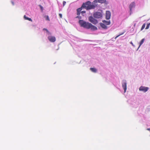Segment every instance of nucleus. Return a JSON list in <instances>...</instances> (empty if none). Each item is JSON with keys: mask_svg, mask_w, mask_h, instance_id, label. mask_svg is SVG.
Masks as SVG:
<instances>
[{"mask_svg": "<svg viewBox=\"0 0 150 150\" xmlns=\"http://www.w3.org/2000/svg\"><path fill=\"white\" fill-rule=\"evenodd\" d=\"M97 2L96 0H95L92 3V4L89 1H88L85 3H83L81 7L77 9V15L79 16L80 15L81 11L82 10L83 8H85L87 10L94 9L97 6V5L95 4V3Z\"/></svg>", "mask_w": 150, "mask_h": 150, "instance_id": "1", "label": "nucleus"}, {"mask_svg": "<svg viewBox=\"0 0 150 150\" xmlns=\"http://www.w3.org/2000/svg\"><path fill=\"white\" fill-rule=\"evenodd\" d=\"M79 23L81 26L87 29H90L93 30H97V27L93 25L91 23L84 21L83 20H79Z\"/></svg>", "mask_w": 150, "mask_h": 150, "instance_id": "2", "label": "nucleus"}, {"mask_svg": "<svg viewBox=\"0 0 150 150\" xmlns=\"http://www.w3.org/2000/svg\"><path fill=\"white\" fill-rule=\"evenodd\" d=\"M88 20L90 22L94 25L97 24L98 23L97 20L94 18L92 16L89 17Z\"/></svg>", "mask_w": 150, "mask_h": 150, "instance_id": "3", "label": "nucleus"}, {"mask_svg": "<svg viewBox=\"0 0 150 150\" xmlns=\"http://www.w3.org/2000/svg\"><path fill=\"white\" fill-rule=\"evenodd\" d=\"M93 16L95 18H99L102 17V15L101 13L97 12L93 14Z\"/></svg>", "mask_w": 150, "mask_h": 150, "instance_id": "4", "label": "nucleus"}, {"mask_svg": "<svg viewBox=\"0 0 150 150\" xmlns=\"http://www.w3.org/2000/svg\"><path fill=\"white\" fill-rule=\"evenodd\" d=\"M49 41L52 42H53L56 41V38L54 36H50L47 38Z\"/></svg>", "mask_w": 150, "mask_h": 150, "instance_id": "5", "label": "nucleus"}, {"mask_svg": "<svg viewBox=\"0 0 150 150\" xmlns=\"http://www.w3.org/2000/svg\"><path fill=\"white\" fill-rule=\"evenodd\" d=\"M148 89L149 88L148 87L141 86L139 88V90L140 91H143L144 92H145L148 91Z\"/></svg>", "mask_w": 150, "mask_h": 150, "instance_id": "6", "label": "nucleus"}, {"mask_svg": "<svg viewBox=\"0 0 150 150\" xmlns=\"http://www.w3.org/2000/svg\"><path fill=\"white\" fill-rule=\"evenodd\" d=\"M106 18L107 20H109L111 16V13L109 11H107L106 12Z\"/></svg>", "mask_w": 150, "mask_h": 150, "instance_id": "7", "label": "nucleus"}, {"mask_svg": "<svg viewBox=\"0 0 150 150\" xmlns=\"http://www.w3.org/2000/svg\"><path fill=\"white\" fill-rule=\"evenodd\" d=\"M135 3L134 2H133L131 3L129 5V8L130 11H132L133 8L135 7Z\"/></svg>", "mask_w": 150, "mask_h": 150, "instance_id": "8", "label": "nucleus"}, {"mask_svg": "<svg viewBox=\"0 0 150 150\" xmlns=\"http://www.w3.org/2000/svg\"><path fill=\"white\" fill-rule=\"evenodd\" d=\"M122 87L124 90V92H125L127 89V83L125 81L122 83Z\"/></svg>", "mask_w": 150, "mask_h": 150, "instance_id": "9", "label": "nucleus"}, {"mask_svg": "<svg viewBox=\"0 0 150 150\" xmlns=\"http://www.w3.org/2000/svg\"><path fill=\"white\" fill-rule=\"evenodd\" d=\"M100 25L103 29H106L108 27L104 23H100Z\"/></svg>", "mask_w": 150, "mask_h": 150, "instance_id": "10", "label": "nucleus"}, {"mask_svg": "<svg viewBox=\"0 0 150 150\" xmlns=\"http://www.w3.org/2000/svg\"><path fill=\"white\" fill-rule=\"evenodd\" d=\"M103 23L105 25H109L110 24V21H107L105 20L103 21Z\"/></svg>", "mask_w": 150, "mask_h": 150, "instance_id": "11", "label": "nucleus"}, {"mask_svg": "<svg viewBox=\"0 0 150 150\" xmlns=\"http://www.w3.org/2000/svg\"><path fill=\"white\" fill-rule=\"evenodd\" d=\"M97 1V2H95V4L96 5H97H97L96 4V3H97V2H98L100 3H103L105 2L106 0H96Z\"/></svg>", "mask_w": 150, "mask_h": 150, "instance_id": "12", "label": "nucleus"}, {"mask_svg": "<svg viewBox=\"0 0 150 150\" xmlns=\"http://www.w3.org/2000/svg\"><path fill=\"white\" fill-rule=\"evenodd\" d=\"M90 69L92 72H93L96 73L97 72V69L94 68H91Z\"/></svg>", "mask_w": 150, "mask_h": 150, "instance_id": "13", "label": "nucleus"}, {"mask_svg": "<svg viewBox=\"0 0 150 150\" xmlns=\"http://www.w3.org/2000/svg\"><path fill=\"white\" fill-rule=\"evenodd\" d=\"M144 38H143V39H142V40H141V41H140V44H139V47L143 43V42H144Z\"/></svg>", "mask_w": 150, "mask_h": 150, "instance_id": "14", "label": "nucleus"}, {"mask_svg": "<svg viewBox=\"0 0 150 150\" xmlns=\"http://www.w3.org/2000/svg\"><path fill=\"white\" fill-rule=\"evenodd\" d=\"M24 17L25 19L28 20L29 21H32V20L31 18H28L25 15L24 16Z\"/></svg>", "mask_w": 150, "mask_h": 150, "instance_id": "15", "label": "nucleus"}, {"mask_svg": "<svg viewBox=\"0 0 150 150\" xmlns=\"http://www.w3.org/2000/svg\"><path fill=\"white\" fill-rule=\"evenodd\" d=\"M45 19H46V20H47V21H50V18H49L48 16H45Z\"/></svg>", "mask_w": 150, "mask_h": 150, "instance_id": "16", "label": "nucleus"}, {"mask_svg": "<svg viewBox=\"0 0 150 150\" xmlns=\"http://www.w3.org/2000/svg\"><path fill=\"white\" fill-rule=\"evenodd\" d=\"M145 23H144L142 27L141 30H143L145 28Z\"/></svg>", "mask_w": 150, "mask_h": 150, "instance_id": "17", "label": "nucleus"}, {"mask_svg": "<svg viewBox=\"0 0 150 150\" xmlns=\"http://www.w3.org/2000/svg\"><path fill=\"white\" fill-rule=\"evenodd\" d=\"M150 25V23H148L147 25V26H146V28H145V29H148L149 28Z\"/></svg>", "mask_w": 150, "mask_h": 150, "instance_id": "18", "label": "nucleus"}, {"mask_svg": "<svg viewBox=\"0 0 150 150\" xmlns=\"http://www.w3.org/2000/svg\"><path fill=\"white\" fill-rule=\"evenodd\" d=\"M43 30H45L46 31V32L50 34V33L49 32V31L47 30V29L46 28H44L43 29Z\"/></svg>", "mask_w": 150, "mask_h": 150, "instance_id": "19", "label": "nucleus"}, {"mask_svg": "<svg viewBox=\"0 0 150 150\" xmlns=\"http://www.w3.org/2000/svg\"><path fill=\"white\" fill-rule=\"evenodd\" d=\"M82 14L83 15V16H84L83 14L85 13H86V11H82L81 12Z\"/></svg>", "mask_w": 150, "mask_h": 150, "instance_id": "20", "label": "nucleus"}, {"mask_svg": "<svg viewBox=\"0 0 150 150\" xmlns=\"http://www.w3.org/2000/svg\"><path fill=\"white\" fill-rule=\"evenodd\" d=\"M39 6H40V8L41 10L42 11L43 10V7L41 5H39Z\"/></svg>", "mask_w": 150, "mask_h": 150, "instance_id": "21", "label": "nucleus"}, {"mask_svg": "<svg viewBox=\"0 0 150 150\" xmlns=\"http://www.w3.org/2000/svg\"><path fill=\"white\" fill-rule=\"evenodd\" d=\"M76 18H79V19H81V16H76Z\"/></svg>", "mask_w": 150, "mask_h": 150, "instance_id": "22", "label": "nucleus"}, {"mask_svg": "<svg viewBox=\"0 0 150 150\" xmlns=\"http://www.w3.org/2000/svg\"><path fill=\"white\" fill-rule=\"evenodd\" d=\"M66 4V2L64 1L63 2V6H64Z\"/></svg>", "mask_w": 150, "mask_h": 150, "instance_id": "23", "label": "nucleus"}, {"mask_svg": "<svg viewBox=\"0 0 150 150\" xmlns=\"http://www.w3.org/2000/svg\"><path fill=\"white\" fill-rule=\"evenodd\" d=\"M59 16L60 18H62V15L61 13H59Z\"/></svg>", "mask_w": 150, "mask_h": 150, "instance_id": "24", "label": "nucleus"}, {"mask_svg": "<svg viewBox=\"0 0 150 150\" xmlns=\"http://www.w3.org/2000/svg\"><path fill=\"white\" fill-rule=\"evenodd\" d=\"M122 34H120V35H119L117 36L115 38V39H116V38H117L119 36H120V35H122Z\"/></svg>", "mask_w": 150, "mask_h": 150, "instance_id": "25", "label": "nucleus"}, {"mask_svg": "<svg viewBox=\"0 0 150 150\" xmlns=\"http://www.w3.org/2000/svg\"><path fill=\"white\" fill-rule=\"evenodd\" d=\"M11 2L13 5H14V3L13 1H11Z\"/></svg>", "mask_w": 150, "mask_h": 150, "instance_id": "26", "label": "nucleus"}, {"mask_svg": "<svg viewBox=\"0 0 150 150\" xmlns=\"http://www.w3.org/2000/svg\"><path fill=\"white\" fill-rule=\"evenodd\" d=\"M130 44H132V45H133V43H132V42H130Z\"/></svg>", "mask_w": 150, "mask_h": 150, "instance_id": "27", "label": "nucleus"}, {"mask_svg": "<svg viewBox=\"0 0 150 150\" xmlns=\"http://www.w3.org/2000/svg\"><path fill=\"white\" fill-rule=\"evenodd\" d=\"M147 130H150V129L149 128H148Z\"/></svg>", "mask_w": 150, "mask_h": 150, "instance_id": "28", "label": "nucleus"}]
</instances>
